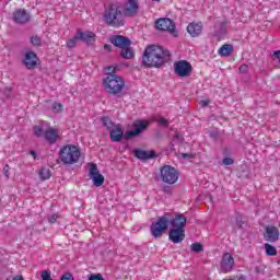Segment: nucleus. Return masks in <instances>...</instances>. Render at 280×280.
Instances as JSON below:
<instances>
[{
    "mask_svg": "<svg viewBox=\"0 0 280 280\" xmlns=\"http://www.w3.org/2000/svg\"><path fill=\"white\" fill-rule=\"evenodd\" d=\"M133 154L136 159H139L140 161H148L150 159H154L156 156V153L152 150L145 151L141 149H137L133 151Z\"/></svg>",
    "mask_w": 280,
    "mask_h": 280,
    "instance_id": "18",
    "label": "nucleus"
},
{
    "mask_svg": "<svg viewBox=\"0 0 280 280\" xmlns=\"http://www.w3.org/2000/svg\"><path fill=\"white\" fill-rule=\"evenodd\" d=\"M210 102L211 101H209V100H203V101H200V104H201V106H209Z\"/></svg>",
    "mask_w": 280,
    "mask_h": 280,
    "instance_id": "41",
    "label": "nucleus"
},
{
    "mask_svg": "<svg viewBox=\"0 0 280 280\" xmlns=\"http://www.w3.org/2000/svg\"><path fill=\"white\" fill-rule=\"evenodd\" d=\"M265 240H267V242H277V240H279V229L275 225H268L266 228Z\"/></svg>",
    "mask_w": 280,
    "mask_h": 280,
    "instance_id": "19",
    "label": "nucleus"
},
{
    "mask_svg": "<svg viewBox=\"0 0 280 280\" xmlns=\"http://www.w3.org/2000/svg\"><path fill=\"white\" fill-rule=\"evenodd\" d=\"M30 154H31V156H33L34 159H36V151H31Z\"/></svg>",
    "mask_w": 280,
    "mask_h": 280,
    "instance_id": "42",
    "label": "nucleus"
},
{
    "mask_svg": "<svg viewBox=\"0 0 280 280\" xmlns=\"http://www.w3.org/2000/svg\"><path fill=\"white\" fill-rule=\"evenodd\" d=\"M42 44L43 39H40V37H38L37 35H33L31 37V45H33L34 47H40Z\"/></svg>",
    "mask_w": 280,
    "mask_h": 280,
    "instance_id": "30",
    "label": "nucleus"
},
{
    "mask_svg": "<svg viewBox=\"0 0 280 280\" xmlns=\"http://www.w3.org/2000/svg\"><path fill=\"white\" fill-rule=\"evenodd\" d=\"M265 246H270V244L267 243V244H265Z\"/></svg>",
    "mask_w": 280,
    "mask_h": 280,
    "instance_id": "46",
    "label": "nucleus"
},
{
    "mask_svg": "<svg viewBox=\"0 0 280 280\" xmlns=\"http://www.w3.org/2000/svg\"><path fill=\"white\" fill-rule=\"evenodd\" d=\"M110 47H112V46L108 45V44H106V45L104 46V48L107 49L108 51H110Z\"/></svg>",
    "mask_w": 280,
    "mask_h": 280,
    "instance_id": "43",
    "label": "nucleus"
},
{
    "mask_svg": "<svg viewBox=\"0 0 280 280\" xmlns=\"http://www.w3.org/2000/svg\"><path fill=\"white\" fill-rule=\"evenodd\" d=\"M120 56H121V58L130 60V58H135V50L131 48H128V46H126V47L121 48Z\"/></svg>",
    "mask_w": 280,
    "mask_h": 280,
    "instance_id": "25",
    "label": "nucleus"
},
{
    "mask_svg": "<svg viewBox=\"0 0 280 280\" xmlns=\"http://www.w3.org/2000/svg\"><path fill=\"white\" fill-rule=\"evenodd\" d=\"M235 49L233 48V45L231 44H224L223 46H221L218 50L219 56H221L222 58H229V56H231V54H233Z\"/></svg>",
    "mask_w": 280,
    "mask_h": 280,
    "instance_id": "24",
    "label": "nucleus"
},
{
    "mask_svg": "<svg viewBox=\"0 0 280 280\" xmlns=\"http://www.w3.org/2000/svg\"><path fill=\"white\" fill-rule=\"evenodd\" d=\"M148 126H150V122L145 120H136L133 122V130H129L125 133L126 139H132V137H139L141 132L144 130H148Z\"/></svg>",
    "mask_w": 280,
    "mask_h": 280,
    "instance_id": "11",
    "label": "nucleus"
},
{
    "mask_svg": "<svg viewBox=\"0 0 280 280\" xmlns=\"http://www.w3.org/2000/svg\"><path fill=\"white\" fill-rule=\"evenodd\" d=\"M153 1H161V0H153Z\"/></svg>",
    "mask_w": 280,
    "mask_h": 280,
    "instance_id": "47",
    "label": "nucleus"
},
{
    "mask_svg": "<svg viewBox=\"0 0 280 280\" xmlns=\"http://www.w3.org/2000/svg\"><path fill=\"white\" fill-rule=\"evenodd\" d=\"M156 30H160L161 32H168V34H172V36H178V33L176 32V26L174 25V22L171 19L162 18L159 19L155 22Z\"/></svg>",
    "mask_w": 280,
    "mask_h": 280,
    "instance_id": "8",
    "label": "nucleus"
},
{
    "mask_svg": "<svg viewBox=\"0 0 280 280\" xmlns=\"http://www.w3.org/2000/svg\"><path fill=\"white\" fill-rule=\"evenodd\" d=\"M171 224L173 229H185V225L187 224V218H185L183 214H177L171 221Z\"/></svg>",
    "mask_w": 280,
    "mask_h": 280,
    "instance_id": "22",
    "label": "nucleus"
},
{
    "mask_svg": "<svg viewBox=\"0 0 280 280\" xmlns=\"http://www.w3.org/2000/svg\"><path fill=\"white\" fill-rule=\"evenodd\" d=\"M90 178L93 182L94 187H102L104 185V175L100 174L97 170V164H88Z\"/></svg>",
    "mask_w": 280,
    "mask_h": 280,
    "instance_id": "10",
    "label": "nucleus"
},
{
    "mask_svg": "<svg viewBox=\"0 0 280 280\" xmlns=\"http://www.w3.org/2000/svg\"><path fill=\"white\" fill-rule=\"evenodd\" d=\"M272 58H273V60H279V58H280V50L273 51Z\"/></svg>",
    "mask_w": 280,
    "mask_h": 280,
    "instance_id": "39",
    "label": "nucleus"
},
{
    "mask_svg": "<svg viewBox=\"0 0 280 280\" xmlns=\"http://www.w3.org/2000/svg\"><path fill=\"white\" fill-rule=\"evenodd\" d=\"M168 237L173 244H180V242L185 240V229L179 228L171 230Z\"/></svg>",
    "mask_w": 280,
    "mask_h": 280,
    "instance_id": "16",
    "label": "nucleus"
},
{
    "mask_svg": "<svg viewBox=\"0 0 280 280\" xmlns=\"http://www.w3.org/2000/svg\"><path fill=\"white\" fill-rule=\"evenodd\" d=\"M265 253H266L267 257H277V247L265 246Z\"/></svg>",
    "mask_w": 280,
    "mask_h": 280,
    "instance_id": "29",
    "label": "nucleus"
},
{
    "mask_svg": "<svg viewBox=\"0 0 280 280\" xmlns=\"http://www.w3.org/2000/svg\"><path fill=\"white\" fill-rule=\"evenodd\" d=\"M82 153L77 145L67 144L59 151V159L63 165H75L80 161Z\"/></svg>",
    "mask_w": 280,
    "mask_h": 280,
    "instance_id": "4",
    "label": "nucleus"
},
{
    "mask_svg": "<svg viewBox=\"0 0 280 280\" xmlns=\"http://www.w3.org/2000/svg\"><path fill=\"white\" fill-rule=\"evenodd\" d=\"M102 124L103 126L110 131L113 128H115L117 125H115V122H113V120H110V118L108 117H103L102 118Z\"/></svg>",
    "mask_w": 280,
    "mask_h": 280,
    "instance_id": "26",
    "label": "nucleus"
},
{
    "mask_svg": "<svg viewBox=\"0 0 280 280\" xmlns=\"http://www.w3.org/2000/svg\"><path fill=\"white\" fill-rule=\"evenodd\" d=\"M187 156H188L187 153L183 154V159H187Z\"/></svg>",
    "mask_w": 280,
    "mask_h": 280,
    "instance_id": "44",
    "label": "nucleus"
},
{
    "mask_svg": "<svg viewBox=\"0 0 280 280\" xmlns=\"http://www.w3.org/2000/svg\"><path fill=\"white\" fill-rule=\"evenodd\" d=\"M158 124H160L161 126H167V119L160 118V119H158Z\"/></svg>",
    "mask_w": 280,
    "mask_h": 280,
    "instance_id": "40",
    "label": "nucleus"
},
{
    "mask_svg": "<svg viewBox=\"0 0 280 280\" xmlns=\"http://www.w3.org/2000/svg\"><path fill=\"white\" fill-rule=\"evenodd\" d=\"M57 220H58V214H52L51 217L48 218V222L50 224L56 223Z\"/></svg>",
    "mask_w": 280,
    "mask_h": 280,
    "instance_id": "37",
    "label": "nucleus"
},
{
    "mask_svg": "<svg viewBox=\"0 0 280 280\" xmlns=\"http://www.w3.org/2000/svg\"><path fill=\"white\" fill-rule=\"evenodd\" d=\"M60 280H75V278H73V273L66 272L61 276Z\"/></svg>",
    "mask_w": 280,
    "mask_h": 280,
    "instance_id": "31",
    "label": "nucleus"
},
{
    "mask_svg": "<svg viewBox=\"0 0 280 280\" xmlns=\"http://www.w3.org/2000/svg\"><path fill=\"white\" fill-rule=\"evenodd\" d=\"M187 32L192 36V38L200 36V34H202V23L188 24Z\"/></svg>",
    "mask_w": 280,
    "mask_h": 280,
    "instance_id": "21",
    "label": "nucleus"
},
{
    "mask_svg": "<svg viewBox=\"0 0 280 280\" xmlns=\"http://www.w3.org/2000/svg\"><path fill=\"white\" fill-rule=\"evenodd\" d=\"M33 132L36 137H44L48 143H56L60 139V130L49 127V122L46 121L33 127Z\"/></svg>",
    "mask_w": 280,
    "mask_h": 280,
    "instance_id": "5",
    "label": "nucleus"
},
{
    "mask_svg": "<svg viewBox=\"0 0 280 280\" xmlns=\"http://www.w3.org/2000/svg\"><path fill=\"white\" fill-rule=\"evenodd\" d=\"M139 14V0H127L124 4L122 16H137Z\"/></svg>",
    "mask_w": 280,
    "mask_h": 280,
    "instance_id": "12",
    "label": "nucleus"
},
{
    "mask_svg": "<svg viewBox=\"0 0 280 280\" xmlns=\"http://www.w3.org/2000/svg\"><path fill=\"white\" fill-rule=\"evenodd\" d=\"M174 71L179 78H189L192 67L187 60H179L174 63Z\"/></svg>",
    "mask_w": 280,
    "mask_h": 280,
    "instance_id": "9",
    "label": "nucleus"
},
{
    "mask_svg": "<svg viewBox=\"0 0 280 280\" xmlns=\"http://www.w3.org/2000/svg\"><path fill=\"white\" fill-rule=\"evenodd\" d=\"M78 40H80V35L77 32L74 37L68 40V43H67L68 49H73V47H75V45H78Z\"/></svg>",
    "mask_w": 280,
    "mask_h": 280,
    "instance_id": "28",
    "label": "nucleus"
},
{
    "mask_svg": "<svg viewBox=\"0 0 280 280\" xmlns=\"http://www.w3.org/2000/svg\"><path fill=\"white\" fill-rule=\"evenodd\" d=\"M89 280H104V277L101 273L92 275Z\"/></svg>",
    "mask_w": 280,
    "mask_h": 280,
    "instance_id": "34",
    "label": "nucleus"
},
{
    "mask_svg": "<svg viewBox=\"0 0 280 280\" xmlns=\"http://www.w3.org/2000/svg\"><path fill=\"white\" fill-rule=\"evenodd\" d=\"M278 61L280 62V57H279Z\"/></svg>",
    "mask_w": 280,
    "mask_h": 280,
    "instance_id": "48",
    "label": "nucleus"
},
{
    "mask_svg": "<svg viewBox=\"0 0 280 280\" xmlns=\"http://www.w3.org/2000/svg\"><path fill=\"white\" fill-rule=\"evenodd\" d=\"M105 73H107V78L103 80V86L106 93L119 95L124 91V86H126V81H124V78L113 74L115 73V67L105 68Z\"/></svg>",
    "mask_w": 280,
    "mask_h": 280,
    "instance_id": "2",
    "label": "nucleus"
},
{
    "mask_svg": "<svg viewBox=\"0 0 280 280\" xmlns=\"http://www.w3.org/2000/svg\"><path fill=\"white\" fill-rule=\"evenodd\" d=\"M235 267V258L230 253H225L222 256L220 270L221 272H231Z\"/></svg>",
    "mask_w": 280,
    "mask_h": 280,
    "instance_id": "14",
    "label": "nucleus"
},
{
    "mask_svg": "<svg viewBox=\"0 0 280 280\" xmlns=\"http://www.w3.org/2000/svg\"><path fill=\"white\" fill-rule=\"evenodd\" d=\"M112 43L115 45V47H120V49H124V47H130V39L121 35L114 36L112 38Z\"/></svg>",
    "mask_w": 280,
    "mask_h": 280,
    "instance_id": "20",
    "label": "nucleus"
},
{
    "mask_svg": "<svg viewBox=\"0 0 280 280\" xmlns=\"http://www.w3.org/2000/svg\"><path fill=\"white\" fill-rule=\"evenodd\" d=\"M103 20L109 27H122L125 25L124 13L116 4H109L103 14Z\"/></svg>",
    "mask_w": 280,
    "mask_h": 280,
    "instance_id": "3",
    "label": "nucleus"
},
{
    "mask_svg": "<svg viewBox=\"0 0 280 280\" xmlns=\"http://www.w3.org/2000/svg\"><path fill=\"white\" fill-rule=\"evenodd\" d=\"M52 109L55 110V113H62V104L54 103L52 104Z\"/></svg>",
    "mask_w": 280,
    "mask_h": 280,
    "instance_id": "32",
    "label": "nucleus"
},
{
    "mask_svg": "<svg viewBox=\"0 0 280 280\" xmlns=\"http://www.w3.org/2000/svg\"><path fill=\"white\" fill-rule=\"evenodd\" d=\"M180 173L172 165H164L160 168V178L164 185H176Z\"/></svg>",
    "mask_w": 280,
    "mask_h": 280,
    "instance_id": "6",
    "label": "nucleus"
},
{
    "mask_svg": "<svg viewBox=\"0 0 280 280\" xmlns=\"http://www.w3.org/2000/svg\"><path fill=\"white\" fill-rule=\"evenodd\" d=\"M39 177L42 180H49V178H51V171H49V168H42L39 171Z\"/></svg>",
    "mask_w": 280,
    "mask_h": 280,
    "instance_id": "27",
    "label": "nucleus"
},
{
    "mask_svg": "<svg viewBox=\"0 0 280 280\" xmlns=\"http://www.w3.org/2000/svg\"><path fill=\"white\" fill-rule=\"evenodd\" d=\"M78 34H79L80 40H83V43H86L88 45L95 43V33L93 32L83 33L82 31L79 30Z\"/></svg>",
    "mask_w": 280,
    "mask_h": 280,
    "instance_id": "23",
    "label": "nucleus"
},
{
    "mask_svg": "<svg viewBox=\"0 0 280 280\" xmlns=\"http://www.w3.org/2000/svg\"><path fill=\"white\" fill-rule=\"evenodd\" d=\"M238 71L241 73H248V65H242L240 68H238Z\"/></svg>",
    "mask_w": 280,
    "mask_h": 280,
    "instance_id": "35",
    "label": "nucleus"
},
{
    "mask_svg": "<svg viewBox=\"0 0 280 280\" xmlns=\"http://www.w3.org/2000/svg\"><path fill=\"white\" fill-rule=\"evenodd\" d=\"M39 60L40 59L38 58V55H36V52L27 50L24 54L23 65L24 67H26V69H36V67H38Z\"/></svg>",
    "mask_w": 280,
    "mask_h": 280,
    "instance_id": "13",
    "label": "nucleus"
},
{
    "mask_svg": "<svg viewBox=\"0 0 280 280\" xmlns=\"http://www.w3.org/2000/svg\"><path fill=\"white\" fill-rule=\"evenodd\" d=\"M192 246H200V243H194Z\"/></svg>",
    "mask_w": 280,
    "mask_h": 280,
    "instance_id": "45",
    "label": "nucleus"
},
{
    "mask_svg": "<svg viewBox=\"0 0 280 280\" xmlns=\"http://www.w3.org/2000/svg\"><path fill=\"white\" fill-rule=\"evenodd\" d=\"M205 248L202 246H191L190 247V253H202Z\"/></svg>",
    "mask_w": 280,
    "mask_h": 280,
    "instance_id": "33",
    "label": "nucleus"
},
{
    "mask_svg": "<svg viewBox=\"0 0 280 280\" xmlns=\"http://www.w3.org/2000/svg\"><path fill=\"white\" fill-rule=\"evenodd\" d=\"M167 226H170V214L165 213L163 217L158 218L156 222H153L151 224V235L155 240H159V237H163V233L167 231Z\"/></svg>",
    "mask_w": 280,
    "mask_h": 280,
    "instance_id": "7",
    "label": "nucleus"
},
{
    "mask_svg": "<svg viewBox=\"0 0 280 280\" xmlns=\"http://www.w3.org/2000/svg\"><path fill=\"white\" fill-rule=\"evenodd\" d=\"M170 60V50L159 46L149 45L142 56V65L149 69H159Z\"/></svg>",
    "mask_w": 280,
    "mask_h": 280,
    "instance_id": "1",
    "label": "nucleus"
},
{
    "mask_svg": "<svg viewBox=\"0 0 280 280\" xmlns=\"http://www.w3.org/2000/svg\"><path fill=\"white\" fill-rule=\"evenodd\" d=\"M243 224H244V222L242 220L236 219V222H235L234 226H235V229H242Z\"/></svg>",
    "mask_w": 280,
    "mask_h": 280,
    "instance_id": "38",
    "label": "nucleus"
},
{
    "mask_svg": "<svg viewBox=\"0 0 280 280\" xmlns=\"http://www.w3.org/2000/svg\"><path fill=\"white\" fill-rule=\"evenodd\" d=\"M109 139L114 143H119V141L124 139V129L121 128V125H116L109 129Z\"/></svg>",
    "mask_w": 280,
    "mask_h": 280,
    "instance_id": "15",
    "label": "nucleus"
},
{
    "mask_svg": "<svg viewBox=\"0 0 280 280\" xmlns=\"http://www.w3.org/2000/svg\"><path fill=\"white\" fill-rule=\"evenodd\" d=\"M234 161L231 158L223 159V165H233Z\"/></svg>",
    "mask_w": 280,
    "mask_h": 280,
    "instance_id": "36",
    "label": "nucleus"
},
{
    "mask_svg": "<svg viewBox=\"0 0 280 280\" xmlns=\"http://www.w3.org/2000/svg\"><path fill=\"white\" fill-rule=\"evenodd\" d=\"M13 20L15 21V23H20L21 25H23L30 22V13H27V11L25 10L18 9L13 13Z\"/></svg>",
    "mask_w": 280,
    "mask_h": 280,
    "instance_id": "17",
    "label": "nucleus"
}]
</instances>
